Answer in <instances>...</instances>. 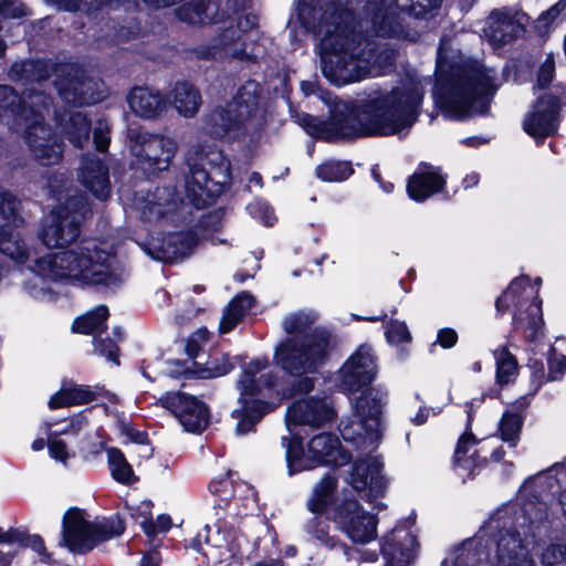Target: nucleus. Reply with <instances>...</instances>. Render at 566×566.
<instances>
[{
	"mask_svg": "<svg viewBox=\"0 0 566 566\" xmlns=\"http://www.w3.org/2000/svg\"><path fill=\"white\" fill-rule=\"evenodd\" d=\"M496 91L483 63L475 59L449 61L439 49L431 95L444 119L464 122L475 115H489Z\"/></svg>",
	"mask_w": 566,
	"mask_h": 566,
	"instance_id": "nucleus-1",
	"label": "nucleus"
},
{
	"mask_svg": "<svg viewBox=\"0 0 566 566\" xmlns=\"http://www.w3.org/2000/svg\"><path fill=\"white\" fill-rule=\"evenodd\" d=\"M350 10L325 13L314 27L321 38V64L324 76L335 85H345L364 78L369 62L361 56V39L354 31Z\"/></svg>",
	"mask_w": 566,
	"mask_h": 566,
	"instance_id": "nucleus-2",
	"label": "nucleus"
},
{
	"mask_svg": "<svg viewBox=\"0 0 566 566\" xmlns=\"http://www.w3.org/2000/svg\"><path fill=\"white\" fill-rule=\"evenodd\" d=\"M296 123L308 135L327 142L359 136L387 135L389 127V94L373 92L358 105L337 104L328 120L310 114H296Z\"/></svg>",
	"mask_w": 566,
	"mask_h": 566,
	"instance_id": "nucleus-3",
	"label": "nucleus"
},
{
	"mask_svg": "<svg viewBox=\"0 0 566 566\" xmlns=\"http://www.w3.org/2000/svg\"><path fill=\"white\" fill-rule=\"evenodd\" d=\"M114 252L105 242L83 240L74 249L38 258L29 270L52 281L78 280L86 284L116 286L122 275L113 266Z\"/></svg>",
	"mask_w": 566,
	"mask_h": 566,
	"instance_id": "nucleus-4",
	"label": "nucleus"
},
{
	"mask_svg": "<svg viewBox=\"0 0 566 566\" xmlns=\"http://www.w3.org/2000/svg\"><path fill=\"white\" fill-rule=\"evenodd\" d=\"M440 566H536L520 532L514 527H481L448 549Z\"/></svg>",
	"mask_w": 566,
	"mask_h": 566,
	"instance_id": "nucleus-5",
	"label": "nucleus"
},
{
	"mask_svg": "<svg viewBox=\"0 0 566 566\" xmlns=\"http://www.w3.org/2000/svg\"><path fill=\"white\" fill-rule=\"evenodd\" d=\"M312 313H296L283 322L284 331L291 335L275 347L274 360L284 371L301 377L312 374L323 365L327 356L329 336L322 331H314L300 337L314 323Z\"/></svg>",
	"mask_w": 566,
	"mask_h": 566,
	"instance_id": "nucleus-6",
	"label": "nucleus"
},
{
	"mask_svg": "<svg viewBox=\"0 0 566 566\" xmlns=\"http://www.w3.org/2000/svg\"><path fill=\"white\" fill-rule=\"evenodd\" d=\"M185 188L197 208L210 205L230 180V165L214 146L195 144L185 154Z\"/></svg>",
	"mask_w": 566,
	"mask_h": 566,
	"instance_id": "nucleus-7",
	"label": "nucleus"
},
{
	"mask_svg": "<svg viewBox=\"0 0 566 566\" xmlns=\"http://www.w3.org/2000/svg\"><path fill=\"white\" fill-rule=\"evenodd\" d=\"M286 448L289 473L293 475L321 464L340 467L350 461V455L340 448L338 438L332 433H319L307 442V453L300 439H282Z\"/></svg>",
	"mask_w": 566,
	"mask_h": 566,
	"instance_id": "nucleus-8",
	"label": "nucleus"
},
{
	"mask_svg": "<svg viewBox=\"0 0 566 566\" xmlns=\"http://www.w3.org/2000/svg\"><path fill=\"white\" fill-rule=\"evenodd\" d=\"M90 212L86 197L75 191L52 210L40 233L41 241L50 249H61L72 244L80 235L82 220Z\"/></svg>",
	"mask_w": 566,
	"mask_h": 566,
	"instance_id": "nucleus-9",
	"label": "nucleus"
},
{
	"mask_svg": "<svg viewBox=\"0 0 566 566\" xmlns=\"http://www.w3.org/2000/svg\"><path fill=\"white\" fill-rule=\"evenodd\" d=\"M124 522L118 517H112L101 523L85 521L77 510L69 511L63 521V541L70 551L86 553L96 545L106 542L124 533Z\"/></svg>",
	"mask_w": 566,
	"mask_h": 566,
	"instance_id": "nucleus-10",
	"label": "nucleus"
},
{
	"mask_svg": "<svg viewBox=\"0 0 566 566\" xmlns=\"http://www.w3.org/2000/svg\"><path fill=\"white\" fill-rule=\"evenodd\" d=\"M177 148V143L164 135L139 132L130 138V153L136 165L149 175L167 170Z\"/></svg>",
	"mask_w": 566,
	"mask_h": 566,
	"instance_id": "nucleus-11",
	"label": "nucleus"
},
{
	"mask_svg": "<svg viewBox=\"0 0 566 566\" xmlns=\"http://www.w3.org/2000/svg\"><path fill=\"white\" fill-rule=\"evenodd\" d=\"M443 0H391V39L417 42L418 20L433 18Z\"/></svg>",
	"mask_w": 566,
	"mask_h": 566,
	"instance_id": "nucleus-12",
	"label": "nucleus"
},
{
	"mask_svg": "<svg viewBox=\"0 0 566 566\" xmlns=\"http://www.w3.org/2000/svg\"><path fill=\"white\" fill-rule=\"evenodd\" d=\"M52 98L35 87L27 88L20 99L8 85H0V118L8 113L20 116L25 124L44 123Z\"/></svg>",
	"mask_w": 566,
	"mask_h": 566,
	"instance_id": "nucleus-13",
	"label": "nucleus"
},
{
	"mask_svg": "<svg viewBox=\"0 0 566 566\" xmlns=\"http://www.w3.org/2000/svg\"><path fill=\"white\" fill-rule=\"evenodd\" d=\"M562 98L552 93L539 95L533 111L523 120L524 132L531 136L536 146H542L546 138L557 134L562 122Z\"/></svg>",
	"mask_w": 566,
	"mask_h": 566,
	"instance_id": "nucleus-14",
	"label": "nucleus"
},
{
	"mask_svg": "<svg viewBox=\"0 0 566 566\" xmlns=\"http://www.w3.org/2000/svg\"><path fill=\"white\" fill-rule=\"evenodd\" d=\"M512 327L515 333L522 334L528 344H536L545 337L543 300L538 289L533 291V287L530 286L527 294L516 305L513 311Z\"/></svg>",
	"mask_w": 566,
	"mask_h": 566,
	"instance_id": "nucleus-15",
	"label": "nucleus"
},
{
	"mask_svg": "<svg viewBox=\"0 0 566 566\" xmlns=\"http://www.w3.org/2000/svg\"><path fill=\"white\" fill-rule=\"evenodd\" d=\"M54 85L65 103L81 106L99 99L93 91L92 80L85 76L80 66L71 63L59 64L54 67Z\"/></svg>",
	"mask_w": 566,
	"mask_h": 566,
	"instance_id": "nucleus-16",
	"label": "nucleus"
},
{
	"mask_svg": "<svg viewBox=\"0 0 566 566\" xmlns=\"http://www.w3.org/2000/svg\"><path fill=\"white\" fill-rule=\"evenodd\" d=\"M423 101V88L419 82H410L400 88L391 87V135L409 129L418 120Z\"/></svg>",
	"mask_w": 566,
	"mask_h": 566,
	"instance_id": "nucleus-17",
	"label": "nucleus"
},
{
	"mask_svg": "<svg viewBox=\"0 0 566 566\" xmlns=\"http://www.w3.org/2000/svg\"><path fill=\"white\" fill-rule=\"evenodd\" d=\"M377 374L373 350L361 345L338 370V386L343 391L355 392L371 384Z\"/></svg>",
	"mask_w": 566,
	"mask_h": 566,
	"instance_id": "nucleus-18",
	"label": "nucleus"
},
{
	"mask_svg": "<svg viewBox=\"0 0 566 566\" xmlns=\"http://www.w3.org/2000/svg\"><path fill=\"white\" fill-rule=\"evenodd\" d=\"M31 547L39 554L36 563L51 564L54 560L45 553L42 538L38 535H29L20 528L0 527V566H9L13 562H20V555L28 553Z\"/></svg>",
	"mask_w": 566,
	"mask_h": 566,
	"instance_id": "nucleus-19",
	"label": "nucleus"
},
{
	"mask_svg": "<svg viewBox=\"0 0 566 566\" xmlns=\"http://www.w3.org/2000/svg\"><path fill=\"white\" fill-rule=\"evenodd\" d=\"M338 527L354 542L366 543L376 536L375 516L361 510L356 500H345L334 515Z\"/></svg>",
	"mask_w": 566,
	"mask_h": 566,
	"instance_id": "nucleus-20",
	"label": "nucleus"
},
{
	"mask_svg": "<svg viewBox=\"0 0 566 566\" xmlns=\"http://www.w3.org/2000/svg\"><path fill=\"white\" fill-rule=\"evenodd\" d=\"M416 520L417 514L411 511L391 527V566H411L417 560L421 544L413 531Z\"/></svg>",
	"mask_w": 566,
	"mask_h": 566,
	"instance_id": "nucleus-21",
	"label": "nucleus"
},
{
	"mask_svg": "<svg viewBox=\"0 0 566 566\" xmlns=\"http://www.w3.org/2000/svg\"><path fill=\"white\" fill-rule=\"evenodd\" d=\"M335 410L328 398L307 397L295 401L287 410V426H308L321 428L332 422Z\"/></svg>",
	"mask_w": 566,
	"mask_h": 566,
	"instance_id": "nucleus-22",
	"label": "nucleus"
},
{
	"mask_svg": "<svg viewBox=\"0 0 566 566\" xmlns=\"http://www.w3.org/2000/svg\"><path fill=\"white\" fill-rule=\"evenodd\" d=\"M160 402L176 416L187 431L198 432L208 426V409L195 397L182 392H171L161 398Z\"/></svg>",
	"mask_w": 566,
	"mask_h": 566,
	"instance_id": "nucleus-23",
	"label": "nucleus"
},
{
	"mask_svg": "<svg viewBox=\"0 0 566 566\" xmlns=\"http://www.w3.org/2000/svg\"><path fill=\"white\" fill-rule=\"evenodd\" d=\"M447 188V175L441 174L440 167L421 161L417 169L407 179L406 190L408 197L415 202H424Z\"/></svg>",
	"mask_w": 566,
	"mask_h": 566,
	"instance_id": "nucleus-24",
	"label": "nucleus"
},
{
	"mask_svg": "<svg viewBox=\"0 0 566 566\" xmlns=\"http://www.w3.org/2000/svg\"><path fill=\"white\" fill-rule=\"evenodd\" d=\"M24 139L34 158L42 165L50 166L60 161L61 145L45 123L25 124Z\"/></svg>",
	"mask_w": 566,
	"mask_h": 566,
	"instance_id": "nucleus-25",
	"label": "nucleus"
},
{
	"mask_svg": "<svg viewBox=\"0 0 566 566\" xmlns=\"http://www.w3.org/2000/svg\"><path fill=\"white\" fill-rule=\"evenodd\" d=\"M78 180L99 200H106L111 195L108 167L95 155L82 158Z\"/></svg>",
	"mask_w": 566,
	"mask_h": 566,
	"instance_id": "nucleus-26",
	"label": "nucleus"
},
{
	"mask_svg": "<svg viewBox=\"0 0 566 566\" xmlns=\"http://www.w3.org/2000/svg\"><path fill=\"white\" fill-rule=\"evenodd\" d=\"M269 366L268 359H254L244 367L238 380L241 396L259 395L263 389H270L277 382V374L273 370H266Z\"/></svg>",
	"mask_w": 566,
	"mask_h": 566,
	"instance_id": "nucleus-27",
	"label": "nucleus"
},
{
	"mask_svg": "<svg viewBox=\"0 0 566 566\" xmlns=\"http://www.w3.org/2000/svg\"><path fill=\"white\" fill-rule=\"evenodd\" d=\"M196 244L197 240L190 232L171 233L161 242H153L147 251L155 260L175 262L189 255Z\"/></svg>",
	"mask_w": 566,
	"mask_h": 566,
	"instance_id": "nucleus-28",
	"label": "nucleus"
},
{
	"mask_svg": "<svg viewBox=\"0 0 566 566\" xmlns=\"http://www.w3.org/2000/svg\"><path fill=\"white\" fill-rule=\"evenodd\" d=\"M130 109L144 118H156L166 109V102L159 91L150 87H134L127 95Z\"/></svg>",
	"mask_w": 566,
	"mask_h": 566,
	"instance_id": "nucleus-29",
	"label": "nucleus"
},
{
	"mask_svg": "<svg viewBox=\"0 0 566 566\" xmlns=\"http://www.w3.org/2000/svg\"><path fill=\"white\" fill-rule=\"evenodd\" d=\"M206 543L210 545V552H205V555H211L218 563H229L227 556L232 558L237 555V546L234 544L237 536L233 530L220 531L219 527H205ZM230 563H242L240 559L230 560Z\"/></svg>",
	"mask_w": 566,
	"mask_h": 566,
	"instance_id": "nucleus-30",
	"label": "nucleus"
},
{
	"mask_svg": "<svg viewBox=\"0 0 566 566\" xmlns=\"http://www.w3.org/2000/svg\"><path fill=\"white\" fill-rule=\"evenodd\" d=\"M490 42L503 46L515 41L524 30L523 25L506 12L494 10L489 22Z\"/></svg>",
	"mask_w": 566,
	"mask_h": 566,
	"instance_id": "nucleus-31",
	"label": "nucleus"
},
{
	"mask_svg": "<svg viewBox=\"0 0 566 566\" xmlns=\"http://www.w3.org/2000/svg\"><path fill=\"white\" fill-rule=\"evenodd\" d=\"M522 526L525 527V535L534 538L544 535L551 527L548 520V507L545 502L539 500H527L522 507Z\"/></svg>",
	"mask_w": 566,
	"mask_h": 566,
	"instance_id": "nucleus-32",
	"label": "nucleus"
},
{
	"mask_svg": "<svg viewBox=\"0 0 566 566\" xmlns=\"http://www.w3.org/2000/svg\"><path fill=\"white\" fill-rule=\"evenodd\" d=\"M244 123L234 109L227 104L226 107H217L210 112L206 118L205 129L210 136L221 138L239 130Z\"/></svg>",
	"mask_w": 566,
	"mask_h": 566,
	"instance_id": "nucleus-33",
	"label": "nucleus"
},
{
	"mask_svg": "<svg viewBox=\"0 0 566 566\" xmlns=\"http://www.w3.org/2000/svg\"><path fill=\"white\" fill-rule=\"evenodd\" d=\"M240 407L231 412V417L237 420L235 431L238 434H244L253 429L255 423L269 412L272 407L261 400L239 399Z\"/></svg>",
	"mask_w": 566,
	"mask_h": 566,
	"instance_id": "nucleus-34",
	"label": "nucleus"
},
{
	"mask_svg": "<svg viewBox=\"0 0 566 566\" xmlns=\"http://www.w3.org/2000/svg\"><path fill=\"white\" fill-rule=\"evenodd\" d=\"M261 88L255 81H247L228 104L244 122L251 119L259 111Z\"/></svg>",
	"mask_w": 566,
	"mask_h": 566,
	"instance_id": "nucleus-35",
	"label": "nucleus"
},
{
	"mask_svg": "<svg viewBox=\"0 0 566 566\" xmlns=\"http://www.w3.org/2000/svg\"><path fill=\"white\" fill-rule=\"evenodd\" d=\"M55 120L74 147L82 148L88 142L91 124L82 112L69 113L66 118H61L60 114L55 113Z\"/></svg>",
	"mask_w": 566,
	"mask_h": 566,
	"instance_id": "nucleus-36",
	"label": "nucleus"
},
{
	"mask_svg": "<svg viewBox=\"0 0 566 566\" xmlns=\"http://www.w3.org/2000/svg\"><path fill=\"white\" fill-rule=\"evenodd\" d=\"M179 17L192 24L211 23L223 20L224 12L218 11V4L213 0H192L179 9Z\"/></svg>",
	"mask_w": 566,
	"mask_h": 566,
	"instance_id": "nucleus-37",
	"label": "nucleus"
},
{
	"mask_svg": "<svg viewBox=\"0 0 566 566\" xmlns=\"http://www.w3.org/2000/svg\"><path fill=\"white\" fill-rule=\"evenodd\" d=\"M170 97L177 112L185 117H193L201 106L199 91L187 82L177 83Z\"/></svg>",
	"mask_w": 566,
	"mask_h": 566,
	"instance_id": "nucleus-38",
	"label": "nucleus"
},
{
	"mask_svg": "<svg viewBox=\"0 0 566 566\" xmlns=\"http://www.w3.org/2000/svg\"><path fill=\"white\" fill-rule=\"evenodd\" d=\"M531 286V279L527 274H521L513 279L509 286L495 300L496 315L502 317L506 314L511 306L516 308V305L523 300Z\"/></svg>",
	"mask_w": 566,
	"mask_h": 566,
	"instance_id": "nucleus-39",
	"label": "nucleus"
},
{
	"mask_svg": "<svg viewBox=\"0 0 566 566\" xmlns=\"http://www.w3.org/2000/svg\"><path fill=\"white\" fill-rule=\"evenodd\" d=\"M495 359V380L499 386L514 384L520 374V364L506 345H501L493 350Z\"/></svg>",
	"mask_w": 566,
	"mask_h": 566,
	"instance_id": "nucleus-40",
	"label": "nucleus"
},
{
	"mask_svg": "<svg viewBox=\"0 0 566 566\" xmlns=\"http://www.w3.org/2000/svg\"><path fill=\"white\" fill-rule=\"evenodd\" d=\"M368 422L366 418L353 415L348 421L342 422L340 434L343 439L357 446L374 444L380 437L379 428L371 431L368 429Z\"/></svg>",
	"mask_w": 566,
	"mask_h": 566,
	"instance_id": "nucleus-41",
	"label": "nucleus"
},
{
	"mask_svg": "<svg viewBox=\"0 0 566 566\" xmlns=\"http://www.w3.org/2000/svg\"><path fill=\"white\" fill-rule=\"evenodd\" d=\"M381 470L382 464L378 459H361L354 463L348 482L356 491H363L377 480Z\"/></svg>",
	"mask_w": 566,
	"mask_h": 566,
	"instance_id": "nucleus-42",
	"label": "nucleus"
},
{
	"mask_svg": "<svg viewBox=\"0 0 566 566\" xmlns=\"http://www.w3.org/2000/svg\"><path fill=\"white\" fill-rule=\"evenodd\" d=\"M253 302V297L248 293H241L235 296L223 312L219 332L222 334L231 332L252 307Z\"/></svg>",
	"mask_w": 566,
	"mask_h": 566,
	"instance_id": "nucleus-43",
	"label": "nucleus"
},
{
	"mask_svg": "<svg viewBox=\"0 0 566 566\" xmlns=\"http://www.w3.org/2000/svg\"><path fill=\"white\" fill-rule=\"evenodd\" d=\"M464 411L467 413V421L464 431L458 438L455 449L452 455V464L454 468L457 465H463V461L467 458V453L470 448L479 444L480 440L472 431V426L474 422V411L472 410V402H464Z\"/></svg>",
	"mask_w": 566,
	"mask_h": 566,
	"instance_id": "nucleus-44",
	"label": "nucleus"
},
{
	"mask_svg": "<svg viewBox=\"0 0 566 566\" xmlns=\"http://www.w3.org/2000/svg\"><path fill=\"white\" fill-rule=\"evenodd\" d=\"M95 394L83 386L63 388L51 397L49 407L51 409L64 408L75 405L88 403L94 400Z\"/></svg>",
	"mask_w": 566,
	"mask_h": 566,
	"instance_id": "nucleus-45",
	"label": "nucleus"
},
{
	"mask_svg": "<svg viewBox=\"0 0 566 566\" xmlns=\"http://www.w3.org/2000/svg\"><path fill=\"white\" fill-rule=\"evenodd\" d=\"M524 415L505 410L499 423V432L502 441L515 448L520 441V434L524 424Z\"/></svg>",
	"mask_w": 566,
	"mask_h": 566,
	"instance_id": "nucleus-46",
	"label": "nucleus"
},
{
	"mask_svg": "<svg viewBox=\"0 0 566 566\" xmlns=\"http://www.w3.org/2000/svg\"><path fill=\"white\" fill-rule=\"evenodd\" d=\"M166 192V189L157 188L155 192L148 193L143 201L137 203L145 220L156 221L165 214L168 205V199L165 198Z\"/></svg>",
	"mask_w": 566,
	"mask_h": 566,
	"instance_id": "nucleus-47",
	"label": "nucleus"
},
{
	"mask_svg": "<svg viewBox=\"0 0 566 566\" xmlns=\"http://www.w3.org/2000/svg\"><path fill=\"white\" fill-rule=\"evenodd\" d=\"M381 407L378 399L369 394H364L357 398L355 402V417L366 418L368 422V429L374 431L380 427L379 416Z\"/></svg>",
	"mask_w": 566,
	"mask_h": 566,
	"instance_id": "nucleus-48",
	"label": "nucleus"
},
{
	"mask_svg": "<svg viewBox=\"0 0 566 566\" xmlns=\"http://www.w3.org/2000/svg\"><path fill=\"white\" fill-rule=\"evenodd\" d=\"M396 313L397 310L391 307V345L398 346L397 359L405 361L410 355V347L406 345L411 344L412 336L405 322L392 318Z\"/></svg>",
	"mask_w": 566,
	"mask_h": 566,
	"instance_id": "nucleus-49",
	"label": "nucleus"
},
{
	"mask_svg": "<svg viewBox=\"0 0 566 566\" xmlns=\"http://www.w3.org/2000/svg\"><path fill=\"white\" fill-rule=\"evenodd\" d=\"M108 317V310L104 305L97 306L92 312L77 317L72 325V329L82 334H94L104 327Z\"/></svg>",
	"mask_w": 566,
	"mask_h": 566,
	"instance_id": "nucleus-50",
	"label": "nucleus"
},
{
	"mask_svg": "<svg viewBox=\"0 0 566 566\" xmlns=\"http://www.w3.org/2000/svg\"><path fill=\"white\" fill-rule=\"evenodd\" d=\"M337 481L334 476L325 475L315 486L308 501V509L313 513L322 512L331 502Z\"/></svg>",
	"mask_w": 566,
	"mask_h": 566,
	"instance_id": "nucleus-51",
	"label": "nucleus"
},
{
	"mask_svg": "<svg viewBox=\"0 0 566 566\" xmlns=\"http://www.w3.org/2000/svg\"><path fill=\"white\" fill-rule=\"evenodd\" d=\"M0 217L6 224L15 228L22 226L24 222L21 201L11 192H0Z\"/></svg>",
	"mask_w": 566,
	"mask_h": 566,
	"instance_id": "nucleus-52",
	"label": "nucleus"
},
{
	"mask_svg": "<svg viewBox=\"0 0 566 566\" xmlns=\"http://www.w3.org/2000/svg\"><path fill=\"white\" fill-rule=\"evenodd\" d=\"M52 66L44 61H29L21 65L14 64L10 71L11 77L18 75L28 81L41 82L49 78Z\"/></svg>",
	"mask_w": 566,
	"mask_h": 566,
	"instance_id": "nucleus-53",
	"label": "nucleus"
},
{
	"mask_svg": "<svg viewBox=\"0 0 566 566\" xmlns=\"http://www.w3.org/2000/svg\"><path fill=\"white\" fill-rule=\"evenodd\" d=\"M241 38L238 29L230 25L220 34L213 48L223 51L226 55L241 57L245 52Z\"/></svg>",
	"mask_w": 566,
	"mask_h": 566,
	"instance_id": "nucleus-54",
	"label": "nucleus"
},
{
	"mask_svg": "<svg viewBox=\"0 0 566 566\" xmlns=\"http://www.w3.org/2000/svg\"><path fill=\"white\" fill-rule=\"evenodd\" d=\"M108 462L113 478L124 484H132L137 481L130 464L126 461L124 454L118 449H109Z\"/></svg>",
	"mask_w": 566,
	"mask_h": 566,
	"instance_id": "nucleus-55",
	"label": "nucleus"
},
{
	"mask_svg": "<svg viewBox=\"0 0 566 566\" xmlns=\"http://www.w3.org/2000/svg\"><path fill=\"white\" fill-rule=\"evenodd\" d=\"M0 252L20 263H24L30 254L25 243L12 233L0 234Z\"/></svg>",
	"mask_w": 566,
	"mask_h": 566,
	"instance_id": "nucleus-56",
	"label": "nucleus"
},
{
	"mask_svg": "<svg viewBox=\"0 0 566 566\" xmlns=\"http://www.w3.org/2000/svg\"><path fill=\"white\" fill-rule=\"evenodd\" d=\"M352 174V166L346 161H328L316 168V176L325 181H340Z\"/></svg>",
	"mask_w": 566,
	"mask_h": 566,
	"instance_id": "nucleus-57",
	"label": "nucleus"
},
{
	"mask_svg": "<svg viewBox=\"0 0 566 566\" xmlns=\"http://www.w3.org/2000/svg\"><path fill=\"white\" fill-rule=\"evenodd\" d=\"M369 6L373 7L374 12V28L378 36L386 38L389 34L388 7L386 0H370Z\"/></svg>",
	"mask_w": 566,
	"mask_h": 566,
	"instance_id": "nucleus-58",
	"label": "nucleus"
},
{
	"mask_svg": "<svg viewBox=\"0 0 566 566\" xmlns=\"http://www.w3.org/2000/svg\"><path fill=\"white\" fill-rule=\"evenodd\" d=\"M542 566H566V544L551 543L542 552Z\"/></svg>",
	"mask_w": 566,
	"mask_h": 566,
	"instance_id": "nucleus-59",
	"label": "nucleus"
},
{
	"mask_svg": "<svg viewBox=\"0 0 566 566\" xmlns=\"http://www.w3.org/2000/svg\"><path fill=\"white\" fill-rule=\"evenodd\" d=\"M95 352L113 361L115 365H119L118 360V346L109 337H102L101 334L95 338Z\"/></svg>",
	"mask_w": 566,
	"mask_h": 566,
	"instance_id": "nucleus-60",
	"label": "nucleus"
},
{
	"mask_svg": "<svg viewBox=\"0 0 566 566\" xmlns=\"http://www.w3.org/2000/svg\"><path fill=\"white\" fill-rule=\"evenodd\" d=\"M459 340V335L454 328L443 327L440 328L437 333V343L443 349H450L457 345Z\"/></svg>",
	"mask_w": 566,
	"mask_h": 566,
	"instance_id": "nucleus-61",
	"label": "nucleus"
},
{
	"mask_svg": "<svg viewBox=\"0 0 566 566\" xmlns=\"http://www.w3.org/2000/svg\"><path fill=\"white\" fill-rule=\"evenodd\" d=\"M489 463L488 458L481 457L479 451L475 450L469 458H465L463 461V465H457V468H463L469 470V476H474V471L476 469L485 468Z\"/></svg>",
	"mask_w": 566,
	"mask_h": 566,
	"instance_id": "nucleus-62",
	"label": "nucleus"
},
{
	"mask_svg": "<svg viewBox=\"0 0 566 566\" xmlns=\"http://www.w3.org/2000/svg\"><path fill=\"white\" fill-rule=\"evenodd\" d=\"M94 144L98 151H105L109 144L108 126L98 123L93 129Z\"/></svg>",
	"mask_w": 566,
	"mask_h": 566,
	"instance_id": "nucleus-63",
	"label": "nucleus"
},
{
	"mask_svg": "<svg viewBox=\"0 0 566 566\" xmlns=\"http://www.w3.org/2000/svg\"><path fill=\"white\" fill-rule=\"evenodd\" d=\"M548 380H558L565 374L566 370V357L564 355L560 356L559 359L548 358Z\"/></svg>",
	"mask_w": 566,
	"mask_h": 566,
	"instance_id": "nucleus-64",
	"label": "nucleus"
}]
</instances>
